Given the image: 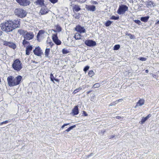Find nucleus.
Returning <instances> with one entry per match:
<instances>
[{
	"instance_id": "f257e3e1",
	"label": "nucleus",
	"mask_w": 159,
	"mask_h": 159,
	"mask_svg": "<svg viewBox=\"0 0 159 159\" xmlns=\"http://www.w3.org/2000/svg\"><path fill=\"white\" fill-rule=\"evenodd\" d=\"M19 21L18 20H8L1 24L2 30L3 31L8 33L18 27Z\"/></svg>"
},
{
	"instance_id": "f03ea898",
	"label": "nucleus",
	"mask_w": 159,
	"mask_h": 159,
	"mask_svg": "<svg viewBox=\"0 0 159 159\" xmlns=\"http://www.w3.org/2000/svg\"><path fill=\"white\" fill-rule=\"evenodd\" d=\"M22 77L20 75L14 77L11 76H8L7 78V81L9 86H14L19 84L22 80Z\"/></svg>"
},
{
	"instance_id": "7ed1b4c3",
	"label": "nucleus",
	"mask_w": 159,
	"mask_h": 159,
	"mask_svg": "<svg viewBox=\"0 0 159 159\" xmlns=\"http://www.w3.org/2000/svg\"><path fill=\"white\" fill-rule=\"evenodd\" d=\"M16 15L20 18L25 17L26 16L27 13L25 11L20 8H17L15 10Z\"/></svg>"
},
{
	"instance_id": "20e7f679",
	"label": "nucleus",
	"mask_w": 159,
	"mask_h": 159,
	"mask_svg": "<svg viewBox=\"0 0 159 159\" xmlns=\"http://www.w3.org/2000/svg\"><path fill=\"white\" fill-rule=\"evenodd\" d=\"M12 67L16 70H20L22 68L20 61L18 59L16 60L12 64Z\"/></svg>"
},
{
	"instance_id": "39448f33",
	"label": "nucleus",
	"mask_w": 159,
	"mask_h": 159,
	"mask_svg": "<svg viewBox=\"0 0 159 159\" xmlns=\"http://www.w3.org/2000/svg\"><path fill=\"white\" fill-rule=\"evenodd\" d=\"M128 7L125 5H123L120 6L117 11V12L120 15L123 14L126 11L128 10Z\"/></svg>"
},
{
	"instance_id": "423d86ee",
	"label": "nucleus",
	"mask_w": 159,
	"mask_h": 159,
	"mask_svg": "<svg viewBox=\"0 0 159 159\" xmlns=\"http://www.w3.org/2000/svg\"><path fill=\"white\" fill-rule=\"evenodd\" d=\"M34 36L33 33L31 32H27L25 34L24 37L25 39L27 40H30L32 39Z\"/></svg>"
},
{
	"instance_id": "0eeeda50",
	"label": "nucleus",
	"mask_w": 159,
	"mask_h": 159,
	"mask_svg": "<svg viewBox=\"0 0 159 159\" xmlns=\"http://www.w3.org/2000/svg\"><path fill=\"white\" fill-rule=\"evenodd\" d=\"M3 44L5 46H8L13 49H15L16 48V44L11 42L4 41L3 43Z\"/></svg>"
},
{
	"instance_id": "6e6552de",
	"label": "nucleus",
	"mask_w": 159,
	"mask_h": 159,
	"mask_svg": "<svg viewBox=\"0 0 159 159\" xmlns=\"http://www.w3.org/2000/svg\"><path fill=\"white\" fill-rule=\"evenodd\" d=\"M84 43L86 45L89 47H93L95 46L96 44L95 41L90 40H86Z\"/></svg>"
},
{
	"instance_id": "1a4fd4ad",
	"label": "nucleus",
	"mask_w": 159,
	"mask_h": 159,
	"mask_svg": "<svg viewBox=\"0 0 159 159\" xmlns=\"http://www.w3.org/2000/svg\"><path fill=\"white\" fill-rule=\"evenodd\" d=\"M19 4L23 6H26L30 3V2L28 0H16Z\"/></svg>"
},
{
	"instance_id": "9d476101",
	"label": "nucleus",
	"mask_w": 159,
	"mask_h": 159,
	"mask_svg": "<svg viewBox=\"0 0 159 159\" xmlns=\"http://www.w3.org/2000/svg\"><path fill=\"white\" fill-rule=\"evenodd\" d=\"M75 30L78 32L80 33H85L86 30L84 28L81 26L80 25H78L75 28Z\"/></svg>"
},
{
	"instance_id": "9b49d317",
	"label": "nucleus",
	"mask_w": 159,
	"mask_h": 159,
	"mask_svg": "<svg viewBox=\"0 0 159 159\" xmlns=\"http://www.w3.org/2000/svg\"><path fill=\"white\" fill-rule=\"evenodd\" d=\"M33 52L35 55L38 56H40L42 53V51L39 47L36 48L34 50Z\"/></svg>"
},
{
	"instance_id": "f8f14e48",
	"label": "nucleus",
	"mask_w": 159,
	"mask_h": 159,
	"mask_svg": "<svg viewBox=\"0 0 159 159\" xmlns=\"http://www.w3.org/2000/svg\"><path fill=\"white\" fill-rule=\"evenodd\" d=\"M79 113V111L77 106H75L72 110L71 114L73 115H77Z\"/></svg>"
},
{
	"instance_id": "ddd939ff",
	"label": "nucleus",
	"mask_w": 159,
	"mask_h": 159,
	"mask_svg": "<svg viewBox=\"0 0 159 159\" xmlns=\"http://www.w3.org/2000/svg\"><path fill=\"white\" fill-rule=\"evenodd\" d=\"M86 8L88 11H95V7L93 5L86 6Z\"/></svg>"
},
{
	"instance_id": "4468645a",
	"label": "nucleus",
	"mask_w": 159,
	"mask_h": 159,
	"mask_svg": "<svg viewBox=\"0 0 159 159\" xmlns=\"http://www.w3.org/2000/svg\"><path fill=\"white\" fill-rule=\"evenodd\" d=\"M151 115L150 114H149L146 117H143L141 120L139 122L140 124H143L149 118L151 117Z\"/></svg>"
},
{
	"instance_id": "2eb2a0df",
	"label": "nucleus",
	"mask_w": 159,
	"mask_h": 159,
	"mask_svg": "<svg viewBox=\"0 0 159 159\" xmlns=\"http://www.w3.org/2000/svg\"><path fill=\"white\" fill-rule=\"evenodd\" d=\"M144 101L143 99H140L137 103V104L135 107V108H136L139 106H141L144 104Z\"/></svg>"
},
{
	"instance_id": "dca6fc26",
	"label": "nucleus",
	"mask_w": 159,
	"mask_h": 159,
	"mask_svg": "<svg viewBox=\"0 0 159 159\" xmlns=\"http://www.w3.org/2000/svg\"><path fill=\"white\" fill-rule=\"evenodd\" d=\"M50 52V49L47 48L45 51V57H46L49 58V53Z\"/></svg>"
},
{
	"instance_id": "f3484780",
	"label": "nucleus",
	"mask_w": 159,
	"mask_h": 159,
	"mask_svg": "<svg viewBox=\"0 0 159 159\" xmlns=\"http://www.w3.org/2000/svg\"><path fill=\"white\" fill-rule=\"evenodd\" d=\"M27 31L23 30H18V33L20 35L24 36L25 34L27 32Z\"/></svg>"
},
{
	"instance_id": "a211bd4d",
	"label": "nucleus",
	"mask_w": 159,
	"mask_h": 159,
	"mask_svg": "<svg viewBox=\"0 0 159 159\" xmlns=\"http://www.w3.org/2000/svg\"><path fill=\"white\" fill-rule=\"evenodd\" d=\"M81 36L80 34L76 33L75 34L74 37L76 40L80 39H81Z\"/></svg>"
},
{
	"instance_id": "6ab92c4d",
	"label": "nucleus",
	"mask_w": 159,
	"mask_h": 159,
	"mask_svg": "<svg viewBox=\"0 0 159 159\" xmlns=\"http://www.w3.org/2000/svg\"><path fill=\"white\" fill-rule=\"evenodd\" d=\"M73 10L77 12L81 10V8L80 6L78 5H75L73 7Z\"/></svg>"
},
{
	"instance_id": "aec40b11",
	"label": "nucleus",
	"mask_w": 159,
	"mask_h": 159,
	"mask_svg": "<svg viewBox=\"0 0 159 159\" xmlns=\"http://www.w3.org/2000/svg\"><path fill=\"white\" fill-rule=\"evenodd\" d=\"M44 32V31L43 30H40L37 35V38H39L40 37H42V35L43 34Z\"/></svg>"
},
{
	"instance_id": "412c9836",
	"label": "nucleus",
	"mask_w": 159,
	"mask_h": 159,
	"mask_svg": "<svg viewBox=\"0 0 159 159\" xmlns=\"http://www.w3.org/2000/svg\"><path fill=\"white\" fill-rule=\"evenodd\" d=\"M48 12L47 9L44 8H42L40 10V13L42 15H44L46 14Z\"/></svg>"
},
{
	"instance_id": "4be33fe9",
	"label": "nucleus",
	"mask_w": 159,
	"mask_h": 159,
	"mask_svg": "<svg viewBox=\"0 0 159 159\" xmlns=\"http://www.w3.org/2000/svg\"><path fill=\"white\" fill-rule=\"evenodd\" d=\"M149 18V16H145L144 17H142L141 18V20L144 22H147Z\"/></svg>"
},
{
	"instance_id": "5701e85b",
	"label": "nucleus",
	"mask_w": 159,
	"mask_h": 159,
	"mask_svg": "<svg viewBox=\"0 0 159 159\" xmlns=\"http://www.w3.org/2000/svg\"><path fill=\"white\" fill-rule=\"evenodd\" d=\"M154 3L153 2L149 1L147 2V7H152L154 6Z\"/></svg>"
},
{
	"instance_id": "b1692460",
	"label": "nucleus",
	"mask_w": 159,
	"mask_h": 159,
	"mask_svg": "<svg viewBox=\"0 0 159 159\" xmlns=\"http://www.w3.org/2000/svg\"><path fill=\"white\" fill-rule=\"evenodd\" d=\"M56 30H53L54 32H60L61 31V27L58 26V25H57L56 26Z\"/></svg>"
},
{
	"instance_id": "393cba45",
	"label": "nucleus",
	"mask_w": 159,
	"mask_h": 159,
	"mask_svg": "<svg viewBox=\"0 0 159 159\" xmlns=\"http://www.w3.org/2000/svg\"><path fill=\"white\" fill-rule=\"evenodd\" d=\"M52 39L53 40V41L54 42V41H56L57 39H58L57 34H53L52 36Z\"/></svg>"
},
{
	"instance_id": "a878e982",
	"label": "nucleus",
	"mask_w": 159,
	"mask_h": 159,
	"mask_svg": "<svg viewBox=\"0 0 159 159\" xmlns=\"http://www.w3.org/2000/svg\"><path fill=\"white\" fill-rule=\"evenodd\" d=\"M89 75L91 77H92L94 75V73L93 70H90L88 73Z\"/></svg>"
},
{
	"instance_id": "bb28decb",
	"label": "nucleus",
	"mask_w": 159,
	"mask_h": 159,
	"mask_svg": "<svg viewBox=\"0 0 159 159\" xmlns=\"http://www.w3.org/2000/svg\"><path fill=\"white\" fill-rule=\"evenodd\" d=\"M37 3L40 5H42L43 4V0H37Z\"/></svg>"
},
{
	"instance_id": "cd10ccee",
	"label": "nucleus",
	"mask_w": 159,
	"mask_h": 159,
	"mask_svg": "<svg viewBox=\"0 0 159 159\" xmlns=\"http://www.w3.org/2000/svg\"><path fill=\"white\" fill-rule=\"evenodd\" d=\"M54 42L57 45H60L61 44V41L58 39H57L56 41H54Z\"/></svg>"
},
{
	"instance_id": "c85d7f7f",
	"label": "nucleus",
	"mask_w": 159,
	"mask_h": 159,
	"mask_svg": "<svg viewBox=\"0 0 159 159\" xmlns=\"http://www.w3.org/2000/svg\"><path fill=\"white\" fill-rule=\"evenodd\" d=\"M112 22L108 20L105 23V25L106 26L108 27L110 26Z\"/></svg>"
},
{
	"instance_id": "c756f323",
	"label": "nucleus",
	"mask_w": 159,
	"mask_h": 159,
	"mask_svg": "<svg viewBox=\"0 0 159 159\" xmlns=\"http://www.w3.org/2000/svg\"><path fill=\"white\" fill-rule=\"evenodd\" d=\"M32 48H33L32 46H29L26 48V49L30 52L32 50Z\"/></svg>"
},
{
	"instance_id": "7c9ffc66",
	"label": "nucleus",
	"mask_w": 159,
	"mask_h": 159,
	"mask_svg": "<svg viewBox=\"0 0 159 159\" xmlns=\"http://www.w3.org/2000/svg\"><path fill=\"white\" fill-rule=\"evenodd\" d=\"M120 48V45H115L114 48V50H118Z\"/></svg>"
},
{
	"instance_id": "2f4dec72",
	"label": "nucleus",
	"mask_w": 159,
	"mask_h": 159,
	"mask_svg": "<svg viewBox=\"0 0 159 159\" xmlns=\"http://www.w3.org/2000/svg\"><path fill=\"white\" fill-rule=\"evenodd\" d=\"M100 86V84L99 83L95 84L93 86V88H94L99 87Z\"/></svg>"
},
{
	"instance_id": "473e14b6",
	"label": "nucleus",
	"mask_w": 159,
	"mask_h": 159,
	"mask_svg": "<svg viewBox=\"0 0 159 159\" xmlns=\"http://www.w3.org/2000/svg\"><path fill=\"white\" fill-rule=\"evenodd\" d=\"M68 51L66 49L64 48L62 50V53L63 54H66L68 53Z\"/></svg>"
},
{
	"instance_id": "72a5a7b5",
	"label": "nucleus",
	"mask_w": 159,
	"mask_h": 159,
	"mask_svg": "<svg viewBox=\"0 0 159 159\" xmlns=\"http://www.w3.org/2000/svg\"><path fill=\"white\" fill-rule=\"evenodd\" d=\"M50 78L51 79V81L53 82L54 83V79H55V78H54V76L52 74H50Z\"/></svg>"
},
{
	"instance_id": "f704fd0d",
	"label": "nucleus",
	"mask_w": 159,
	"mask_h": 159,
	"mask_svg": "<svg viewBox=\"0 0 159 159\" xmlns=\"http://www.w3.org/2000/svg\"><path fill=\"white\" fill-rule=\"evenodd\" d=\"M75 1H77L80 3H82L85 2L86 0H75Z\"/></svg>"
},
{
	"instance_id": "c9c22d12",
	"label": "nucleus",
	"mask_w": 159,
	"mask_h": 159,
	"mask_svg": "<svg viewBox=\"0 0 159 159\" xmlns=\"http://www.w3.org/2000/svg\"><path fill=\"white\" fill-rule=\"evenodd\" d=\"M26 40V39H25L23 41L22 44H23V45H24V46H25V45H26V44H27L28 43V42Z\"/></svg>"
},
{
	"instance_id": "e433bc0d",
	"label": "nucleus",
	"mask_w": 159,
	"mask_h": 159,
	"mask_svg": "<svg viewBox=\"0 0 159 159\" xmlns=\"http://www.w3.org/2000/svg\"><path fill=\"white\" fill-rule=\"evenodd\" d=\"M140 61H145L147 60V58L143 57H141L140 58H138Z\"/></svg>"
},
{
	"instance_id": "4c0bfd02",
	"label": "nucleus",
	"mask_w": 159,
	"mask_h": 159,
	"mask_svg": "<svg viewBox=\"0 0 159 159\" xmlns=\"http://www.w3.org/2000/svg\"><path fill=\"white\" fill-rule=\"evenodd\" d=\"M119 17H116L115 16H112L111 18V19L113 20H118L119 19Z\"/></svg>"
},
{
	"instance_id": "58836bf2",
	"label": "nucleus",
	"mask_w": 159,
	"mask_h": 159,
	"mask_svg": "<svg viewBox=\"0 0 159 159\" xmlns=\"http://www.w3.org/2000/svg\"><path fill=\"white\" fill-rule=\"evenodd\" d=\"M134 21L135 23L138 24L139 25H140L141 23V21L139 20H134Z\"/></svg>"
},
{
	"instance_id": "ea45409f",
	"label": "nucleus",
	"mask_w": 159,
	"mask_h": 159,
	"mask_svg": "<svg viewBox=\"0 0 159 159\" xmlns=\"http://www.w3.org/2000/svg\"><path fill=\"white\" fill-rule=\"evenodd\" d=\"M127 35L131 39H133L134 38V35H133L130 34H128Z\"/></svg>"
},
{
	"instance_id": "a19ab883",
	"label": "nucleus",
	"mask_w": 159,
	"mask_h": 159,
	"mask_svg": "<svg viewBox=\"0 0 159 159\" xmlns=\"http://www.w3.org/2000/svg\"><path fill=\"white\" fill-rule=\"evenodd\" d=\"M89 66H86L84 68V71H86L89 69Z\"/></svg>"
},
{
	"instance_id": "79ce46f5",
	"label": "nucleus",
	"mask_w": 159,
	"mask_h": 159,
	"mask_svg": "<svg viewBox=\"0 0 159 159\" xmlns=\"http://www.w3.org/2000/svg\"><path fill=\"white\" fill-rule=\"evenodd\" d=\"M53 3H55L57 2V0H49Z\"/></svg>"
},
{
	"instance_id": "37998d69",
	"label": "nucleus",
	"mask_w": 159,
	"mask_h": 159,
	"mask_svg": "<svg viewBox=\"0 0 159 159\" xmlns=\"http://www.w3.org/2000/svg\"><path fill=\"white\" fill-rule=\"evenodd\" d=\"M76 127L75 125H73V126H72L70 127L69 128L70 129V130H71L72 129H73L74 128H75Z\"/></svg>"
},
{
	"instance_id": "c03bdc74",
	"label": "nucleus",
	"mask_w": 159,
	"mask_h": 159,
	"mask_svg": "<svg viewBox=\"0 0 159 159\" xmlns=\"http://www.w3.org/2000/svg\"><path fill=\"white\" fill-rule=\"evenodd\" d=\"M69 125V123L65 124L63 125L61 127V128L63 129L65 126Z\"/></svg>"
},
{
	"instance_id": "a18cd8bd",
	"label": "nucleus",
	"mask_w": 159,
	"mask_h": 159,
	"mask_svg": "<svg viewBox=\"0 0 159 159\" xmlns=\"http://www.w3.org/2000/svg\"><path fill=\"white\" fill-rule=\"evenodd\" d=\"M30 51H29L28 50H27L26 49V55H29L30 54Z\"/></svg>"
},
{
	"instance_id": "49530a36",
	"label": "nucleus",
	"mask_w": 159,
	"mask_h": 159,
	"mask_svg": "<svg viewBox=\"0 0 159 159\" xmlns=\"http://www.w3.org/2000/svg\"><path fill=\"white\" fill-rule=\"evenodd\" d=\"M83 114L85 116H88L87 114L86 113V112L85 111H83Z\"/></svg>"
},
{
	"instance_id": "de8ad7c7",
	"label": "nucleus",
	"mask_w": 159,
	"mask_h": 159,
	"mask_svg": "<svg viewBox=\"0 0 159 159\" xmlns=\"http://www.w3.org/2000/svg\"><path fill=\"white\" fill-rule=\"evenodd\" d=\"M79 91L78 90V89H76L75 90L73 93H74V94H75L76 93H77Z\"/></svg>"
},
{
	"instance_id": "09e8293b",
	"label": "nucleus",
	"mask_w": 159,
	"mask_h": 159,
	"mask_svg": "<svg viewBox=\"0 0 159 159\" xmlns=\"http://www.w3.org/2000/svg\"><path fill=\"white\" fill-rule=\"evenodd\" d=\"M114 105H115V103H114V102L111 103L109 105V106H114Z\"/></svg>"
},
{
	"instance_id": "8fccbe9b",
	"label": "nucleus",
	"mask_w": 159,
	"mask_h": 159,
	"mask_svg": "<svg viewBox=\"0 0 159 159\" xmlns=\"http://www.w3.org/2000/svg\"><path fill=\"white\" fill-rule=\"evenodd\" d=\"M8 122V120H6L5 121L2 122V124H6V123H7Z\"/></svg>"
},
{
	"instance_id": "3c124183",
	"label": "nucleus",
	"mask_w": 159,
	"mask_h": 159,
	"mask_svg": "<svg viewBox=\"0 0 159 159\" xmlns=\"http://www.w3.org/2000/svg\"><path fill=\"white\" fill-rule=\"evenodd\" d=\"M114 102L115 103V105L116 104L118 103L119 102L117 100H116V101Z\"/></svg>"
},
{
	"instance_id": "603ef678",
	"label": "nucleus",
	"mask_w": 159,
	"mask_h": 159,
	"mask_svg": "<svg viewBox=\"0 0 159 159\" xmlns=\"http://www.w3.org/2000/svg\"><path fill=\"white\" fill-rule=\"evenodd\" d=\"M116 118L119 119L120 118H122V117H121V116H118L116 117Z\"/></svg>"
},
{
	"instance_id": "864d4df0",
	"label": "nucleus",
	"mask_w": 159,
	"mask_h": 159,
	"mask_svg": "<svg viewBox=\"0 0 159 159\" xmlns=\"http://www.w3.org/2000/svg\"><path fill=\"white\" fill-rule=\"evenodd\" d=\"M92 3L93 4H96L98 3L96 1H93L92 2Z\"/></svg>"
},
{
	"instance_id": "5fc2aeb1",
	"label": "nucleus",
	"mask_w": 159,
	"mask_h": 159,
	"mask_svg": "<svg viewBox=\"0 0 159 159\" xmlns=\"http://www.w3.org/2000/svg\"><path fill=\"white\" fill-rule=\"evenodd\" d=\"M79 91L81 90L82 89V88L81 87H79V88L77 89Z\"/></svg>"
},
{
	"instance_id": "6e6d98bb",
	"label": "nucleus",
	"mask_w": 159,
	"mask_h": 159,
	"mask_svg": "<svg viewBox=\"0 0 159 159\" xmlns=\"http://www.w3.org/2000/svg\"><path fill=\"white\" fill-rule=\"evenodd\" d=\"M122 100H123V99H119L117 100V101H118L119 102H121Z\"/></svg>"
},
{
	"instance_id": "4d7b16f0",
	"label": "nucleus",
	"mask_w": 159,
	"mask_h": 159,
	"mask_svg": "<svg viewBox=\"0 0 159 159\" xmlns=\"http://www.w3.org/2000/svg\"><path fill=\"white\" fill-rule=\"evenodd\" d=\"M70 131V129L68 128L66 130V131L67 132H69Z\"/></svg>"
},
{
	"instance_id": "13d9d810",
	"label": "nucleus",
	"mask_w": 159,
	"mask_h": 159,
	"mask_svg": "<svg viewBox=\"0 0 159 159\" xmlns=\"http://www.w3.org/2000/svg\"><path fill=\"white\" fill-rule=\"evenodd\" d=\"M54 80H55V81H57V82H59V80L58 79H56L55 78L54 79Z\"/></svg>"
},
{
	"instance_id": "bf43d9fd",
	"label": "nucleus",
	"mask_w": 159,
	"mask_h": 159,
	"mask_svg": "<svg viewBox=\"0 0 159 159\" xmlns=\"http://www.w3.org/2000/svg\"><path fill=\"white\" fill-rule=\"evenodd\" d=\"M49 43L51 45V47H52V45L53 44L52 43Z\"/></svg>"
},
{
	"instance_id": "052dcab7",
	"label": "nucleus",
	"mask_w": 159,
	"mask_h": 159,
	"mask_svg": "<svg viewBox=\"0 0 159 159\" xmlns=\"http://www.w3.org/2000/svg\"><path fill=\"white\" fill-rule=\"evenodd\" d=\"M91 92V91H88L87 92V94H89V93H90Z\"/></svg>"
},
{
	"instance_id": "680f3d73",
	"label": "nucleus",
	"mask_w": 159,
	"mask_h": 159,
	"mask_svg": "<svg viewBox=\"0 0 159 159\" xmlns=\"http://www.w3.org/2000/svg\"><path fill=\"white\" fill-rule=\"evenodd\" d=\"M115 137V135H112L111 136V137L110 138H114V137Z\"/></svg>"
},
{
	"instance_id": "e2e57ef3",
	"label": "nucleus",
	"mask_w": 159,
	"mask_h": 159,
	"mask_svg": "<svg viewBox=\"0 0 159 159\" xmlns=\"http://www.w3.org/2000/svg\"><path fill=\"white\" fill-rule=\"evenodd\" d=\"M158 24H159V20L158 21H157V22L156 23V25Z\"/></svg>"
},
{
	"instance_id": "0e129e2a",
	"label": "nucleus",
	"mask_w": 159,
	"mask_h": 159,
	"mask_svg": "<svg viewBox=\"0 0 159 159\" xmlns=\"http://www.w3.org/2000/svg\"><path fill=\"white\" fill-rule=\"evenodd\" d=\"M145 72L146 73H148V70H145Z\"/></svg>"
},
{
	"instance_id": "69168bd1",
	"label": "nucleus",
	"mask_w": 159,
	"mask_h": 159,
	"mask_svg": "<svg viewBox=\"0 0 159 159\" xmlns=\"http://www.w3.org/2000/svg\"><path fill=\"white\" fill-rule=\"evenodd\" d=\"M2 122H1L0 124V125H2V124H2Z\"/></svg>"
},
{
	"instance_id": "338daca9",
	"label": "nucleus",
	"mask_w": 159,
	"mask_h": 159,
	"mask_svg": "<svg viewBox=\"0 0 159 159\" xmlns=\"http://www.w3.org/2000/svg\"><path fill=\"white\" fill-rule=\"evenodd\" d=\"M56 49H57V46H56Z\"/></svg>"
},
{
	"instance_id": "774afa93",
	"label": "nucleus",
	"mask_w": 159,
	"mask_h": 159,
	"mask_svg": "<svg viewBox=\"0 0 159 159\" xmlns=\"http://www.w3.org/2000/svg\"><path fill=\"white\" fill-rule=\"evenodd\" d=\"M158 72H159V71H158Z\"/></svg>"
}]
</instances>
